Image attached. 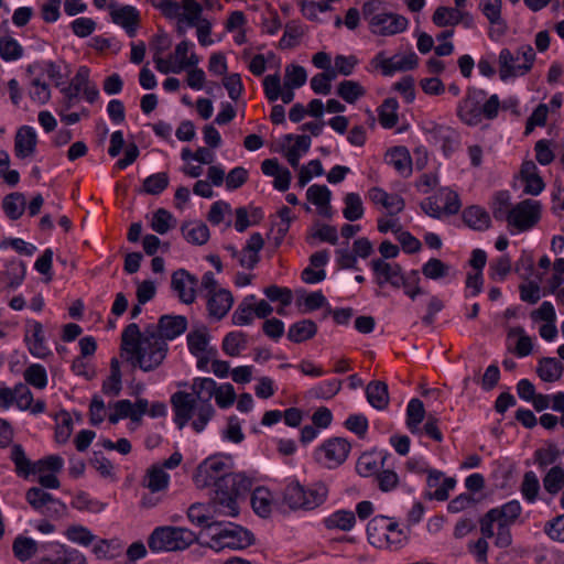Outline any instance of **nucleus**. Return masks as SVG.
<instances>
[{
    "label": "nucleus",
    "instance_id": "nucleus-55",
    "mask_svg": "<svg viewBox=\"0 0 564 564\" xmlns=\"http://www.w3.org/2000/svg\"><path fill=\"white\" fill-rule=\"evenodd\" d=\"M253 300L254 295H249L238 305L232 314V323L235 325H248L252 322L253 307L251 301Z\"/></svg>",
    "mask_w": 564,
    "mask_h": 564
},
{
    "label": "nucleus",
    "instance_id": "nucleus-29",
    "mask_svg": "<svg viewBox=\"0 0 564 564\" xmlns=\"http://www.w3.org/2000/svg\"><path fill=\"white\" fill-rule=\"evenodd\" d=\"M209 341V335L207 333L206 327L202 329L193 330L187 335V345L191 354L196 357H199V354L207 352L209 355L216 356L217 350L214 348L207 349Z\"/></svg>",
    "mask_w": 564,
    "mask_h": 564
},
{
    "label": "nucleus",
    "instance_id": "nucleus-7",
    "mask_svg": "<svg viewBox=\"0 0 564 564\" xmlns=\"http://www.w3.org/2000/svg\"><path fill=\"white\" fill-rule=\"evenodd\" d=\"M212 534L209 547L215 551L224 549L241 550L254 543L253 534L240 525L229 523L228 527H216Z\"/></svg>",
    "mask_w": 564,
    "mask_h": 564
},
{
    "label": "nucleus",
    "instance_id": "nucleus-60",
    "mask_svg": "<svg viewBox=\"0 0 564 564\" xmlns=\"http://www.w3.org/2000/svg\"><path fill=\"white\" fill-rule=\"evenodd\" d=\"M169 484V475L162 469L156 466H153L148 471V485L147 487L152 492H158L160 490H163L167 487Z\"/></svg>",
    "mask_w": 564,
    "mask_h": 564
},
{
    "label": "nucleus",
    "instance_id": "nucleus-20",
    "mask_svg": "<svg viewBox=\"0 0 564 564\" xmlns=\"http://www.w3.org/2000/svg\"><path fill=\"white\" fill-rule=\"evenodd\" d=\"M369 198L373 204L384 207L390 216L403 212L405 207V202L400 195L389 194L380 187H372L369 191Z\"/></svg>",
    "mask_w": 564,
    "mask_h": 564
},
{
    "label": "nucleus",
    "instance_id": "nucleus-18",
    "mask_svg": "<svg viewBox=\"0 0 564 564\" xmlns=\"http://www.w3.org/2000/svg\"><path fill=\"white\" fill-rule=\"evenodd\" d=\"M234 304V297L230 291L219 289L208 296L207 310L212 317L220 321L224 318Z\"/></svg>",
    "mask_w": 564,
    "mask_h": 564
},
{
    "label": "nucleus",
    "instance_id": "nucleus-1",
    "mask_svg": "<svg viewBox=\"0 0 564 564\" xmlns=\"http://www.w3.org/2000/svg\"><path fill=\"white\" fill-rule=\"evenodd\" d=\"M121 356L127 355V361L133 367L149 372L155 370L165 359L169 346L159 336L154 325H149L143 332L135 323L127 325L121 334Z\"/></svg>",
    "mask_w": 564,
    "mask_h": 564
},
{
    "label": "nucleus",
    "instance_id": "nucleus-63",
    "mask_svg": "<svg viewBox=\"0 0 564 564\" xmlns=\"http://www.w3.org/2000/svg\"><path fill=\"white\" fill-rule=\"evenodd\" d=\"M66 536L74 543L88 546L94 540L95 535L85 527L72 525L66 531Z\"/></svg>",
    "mask_w": 564,
    "mask_h": 564
},
{
    "label": "nucleus",
    "instance_id": "nucleus-5",
    "mask_svg": "<svg viewBox=\"0 0 564 564\" xmlns=\"http://www.w3.org/2000/svg\"><path fill=\"white\" fill-rule=\"evenodd\" d=\"M196 541V534L188 529L160 527L151 533L148 544L153 552H175L187 549Z\"/></svg>",
    "mask_w": 564,
    "mask_h": 564
},
{
    "label": "nucleus",
    "instance_id": "nucleus-26",
    "mask_svg": "<svg viewBox=\"0 0 564 564\" xmlns=\"http://www.w3.org/2000/svg\"><path fill=\"white\" fill-rule=\"evenodd\" d=\"M417 61L419 58L413 52L402 57L393 56L386 58L381 62L382 73L386 76H390L398 70L413 69L417 66Z\"/></svg>",
    "mask_w": 564,
    "mask_h": 564
},
{
    "label": "nucleus",
    "instance_id": "nucleus-10",
    "mask_svg": "<svg viewBox=\"0 0 564 564\" xmlns=\"http://www.w3.org/2000/svg\"><path fill=\"white\" fill-rule=\"evenodd\" d=\"M541 218V204L538 200L524 199L509 212V225L520 231L532 228Z\"/></svg>",
    "mask_w": 564,
    "mask_h": 564
},
{
    "label": "nucleus",
    "instance_id": "nucleus-17",
    "mask_svg": "<svg viewBox=\"0 0 564 564\" xmlns=\"http://www.w3.org/2000/svg\"><path fill=\"white\" fill-rule=\"evenodd\" d=\"M37 137L32 127L22 126L14 138V153L20 159L32 156L35 152Z\"/></svg>",
    "mask_w": 564,
    "mask_h": 564
},
{
    "label": "nucleus",
    "instance_id": "nucleus-8",
    "mask_svg": "<svg viewBox=\"0 0 564 564\" xmlns=\"http://www.w3.org/2000/svg\"><path fill=\"white\" fill-rule=\"evenodd\" d=\"M350 448V443L347 440L332 437L315 451V459L328 468H335L347 459Z\"/></svg>",
    "mask_w": 564,
    "mask_h": 564
},
{
    "label": "nucleus",
    "instance_id": "nucleus-24",
    "mask_svg": "<svg viewBox=\"0 0 564 564\" xmlns=\"http://www.w3.org/2000/svg\"><path fill=\"white\" fill-rule=\"evenodd\" d=\"M502 0H480L479 9L487 18L489 23L497 26V31L503 34L507 30V24L501 17Z\"/></svg>",
    "mask_w": 564,
    "mask_h": 564
},
{
    "label": "nucleus",
    "instance_id": "nucleus-45",
    "mask_svg": "<svg viewBox=\"0 0 564 564\" xmlns=\"http://www.w3.org/2000/svg\"><path fill=\"white\" fill-rule=\"evenodd\" d=\"M307 79V74L304 67L300 65H288L285 67L284 87L295 89L302 87Z\"/></svg>",
    "mask_w": 564,
    "mask_h": 564
},
{
    "label": "nucleus",
    "instance_id": "nucleus-31",
    "mask_svg": "<svg viewBox=\"0 0 564 564\" xmlns=\"http://www.w3.org/2000/svg\"><path fill=\"white\" fill-rule=\"evenodd\" d=\"M464 223L475 230H486L490 227L489 214L479 206H470L463 212Z\"/></svg>",
    "mask_w": 564,
    "mask_h": 564
},
{
    "label": "nucleus",
    "instance_id": "nucleus-57",
    "mask_svg": "<svg viewBox=\"0 0 564 564\" xmlns=\"http://www.w3.org/2000/svg\"><path fill=\"white\" fill-rule=\"evenodd\" d=\"M540 491V482L533 471H527L521 484V494L529 501L533 502Z\"/></svg>",
    "mask_w": 564,
    "mask_h": 564
},
{
    "label": "nucleus",
    "instance_id": "nucleus-30",
    "mask_svg": "<svg viewBox=\"0 0 564 564\" xmlns=\"http://www.w3.org/2000/svg\"><path fill=\"white\" fill-rule=\"evenodd\" d=\"M183 237L187 242L202 246L205 245L209 239V229L206 224L198 223H185L181 227Z\"/></svg>",
    "mask_w": 564,
    "mask_h": 564
},
{
    "label": "nucleus",
    "instance_id": "nucleus-3",
    "mask_svg": "<svg viewBox=\"0 0 564 564\" xmlns=\"http://www.w3.org/2000/svg\"><path fill=\"white\" fill-rule=\"evenodd\" d=\"M252 478L243 473H230L223 476L213 487L209 506L214 513L237 517L239 508L237 498L252 488Z\"/></svg>",
    "mask_w": 564,
    "mask_h": 564
},
{
    "label": "nucleus",
    "instance_id": "nucleus-64",
    "mask_svg": "<svg viewBox=\"0 0 564 564\" xmlns=\"http://www.w3.org/2000/svg\"><path fill=\"white\" fill-rule=\"evenodd\" d=\"M544 532L554 541L564 542V514L545 523Z\"/></svg>",
    "mask_w": 564,
    "mask_h": 564
},
{
    "label": "nucleus",
    "instance_id": "nucleus-49",
    "mask_svg": "<svg viewBox=\"0 0 564 564\" xmlns=\"http://www.w3.org/2000/svg\"><path fill=\"white\" fill-rule=\"evenodd\" d=\"M26 383L36 389H44L47 384V373L45 368L40 364H32L23 373Z\"/></svg>",
    "mask_w": 564,
    "mask_h": 564
},
{
    "label": "nucleus",
    "instance_id": "nucleus-6",
    "mask_svg": "<svg viewBox=\"0 0 564 564\" xmlns=\"http://www.w3.org/2000/svg\"><path fill=\"white\" fill-rule=\"evenodd\" d=\"M308 495L310 498H305V487L293 481L286 486L283 499L291 509L313 510L325 501L327 488L323 484H316L312 486Z\"/></svg>",
    "mask_w": 564,
    "mask_h": 564
},
{
    "label": "nucleus",
    "instance_id": "nucleus-37",
    "mask_svg": "<svg viewBox=\"0 0 564 564\" xmlns=\"http://www.w3.org/2000/svg\"><path fill=\"white\" fill-rule=\"evenodd\" d=\"M425 417V409L423 402L417 399H411L406 408V426L411 433L420 432L419 425Z\"/></svg>",
    "mask_w": 564,
    "mask_h": 564
},
{
    "label": "nucleus",
    "instance_id": "nucleus-35",
    "mask_svg": "<svg viewBox=\"0 0 564 564\" xmlns=\"http://www.w3.org/2000/svg\"><path fill=\"white\" fill-rule=\"evenodd\" d=\"M355 523V513L348 510H338L324 519V524L329 530L349 531L354 528Z\"/></svg>",
    "mask_w": 564,
    "mask_h": 564
},
{
    "label": "nucleus",
    "instance_id": "nucleus-62",
    "mask_svg": "<svg viewBox=\"0 0 564 564\" xmlns=\"http://www.w3.org/2000/svg\"><path fill=\"white\" fill-rule=\"evenodd\" d=\"M510 195L508 192H498L495 196L492 215L497 220H507L509 223Z\"/></svg>",
    "mask_w": 564,
    "mask_h": 564
},
{
    "label": "nucleus",
    "instance_id": "nucleus-34",
    "mask_svg": "<svg viewBox=\"0 0 564 564\" xmlns=\"http://www.w3.org/2000/svg\"><path fill=\"white\" fill-rule=\"evenodd\" d=\"M317 325L312 319H303L290 326L288 338L293 343H302L315 336Z\"/></svg>",
    "mask_w": 564,
    "mask_h": 564
},
{
    "label": "nucleus",
    "instance_id": "nucleus-32",
    "mask_svg": "<svg viewBox=\"0 0 564 564\" xmlns=\"http://www.w3.org/2000/svg\"><path fill=\"white\" fill-rule=\"evenodd\" d=\"M192 391L196 395V401L200 403H210L213 397H216V381L212 378H196L192 383Z\"/></svg>",
    "mask_w": 564,
    "mask_h": 564
},
{
    "label": "nucleus",
    "instance_id": "nucleus-11",
    "mask_svg": "<svg viewBox=\"0 0 564 564\" xmlns=\"http://www.w3.org/2000/svg\"><path fill=\"white\" fill-rule=\"evenodd\" d=\"M228 466L217 457H209L198 465L194 481L198 488L214 486L223 476L230 474Z\"/></svg>",
    "mask_w": 564,
    "mask_h": 564
},
{
    "label": "nucleus",
    "instance_id": "nucleus-38",
    "mask_svg": "<svg viewBox=\"0 0 564 564\" xmlns=\"http://www.w3.org/2000/svg\"><path fill=\"white\" fill-rule=\"evenodd\" d=\"M120 364L117 358L110 361V376L102 382V392L108 395L117 397L122 389Z\"/></svg>",
    "mask_w": 564,
    "mask_h": 564
},
{
    "label": "nucleus",
    "instance_id": "nucleus-23",
    "mask_svg": "<svg viewBox=\"0 0 564 564\" xmlns=\"http://www.w3.org/2000/svg\"><path fill=\"white\" fill-rule=\"evenodd\" d=\"M519 61V56L516 53H512L509 48H502L499 53L498 64H499V76L501 80H507L511 77L523 76V72L518 69L520 64H517Z\"/></svg>",
    "mask_w": 564,
    "mask_h": 564
},
{
    "label": "nucleus",
    "instance_id": "nucleus-36",
    "mask_svg": "<svg viewBox=\"0 0 564 564\" xmlns=\"http://www.w3.org/2000/svg\"><path fill=\"white\" fill-rule=\"evenodd\" d=\"M25 196L22 193L14 192L7 195L2 200V208L11 220L19 219L25 209Z\"/></svg>",
    "mask_w": 564,
    "mask_h": 564
},
{
    "label": "nucleus",
    "instance_id": "nucleus-41",
    "mask_svg": "<svg viewBox=\"0 0 564 564\" xmlns=\"http://www.w3.org/2000/svg\"><path fill=\"white\" fill-rule=\"evenodd\" d=\"M337 95L348 104H355L359 98L365 96V88L354 80H343L337 86Z\"/></svg>",
    "mask_w": 564,
    "mask_h": 564
},
{
    "label": "nucleus",
    "instance_id": "nucleus-46",
    "mask_svg": "<svg viewBox=\"0 0 564 564\" xmlns=\"http://www.w3.org/2000/svg\"><path fill=\"white\" fill-rule=\"evenodd\" d=\"M560 456L561 452L556 444L549 442L546 447L539 448L534 452V462L539 465L540 468L543 469L549 465L554 464Z\"/></svg>",
    "mask_w": 564,
    "mask_h": 564
},
{
    "label": "nucleus",
    "instance_id": "nucleus-15",
    "mask_svg": "<svg viewBox=\"0 0 564 564\" xmlns=\"http://www.w3.org/2000/svg\"><path fill=\"white\" fill-rule=\"evenodd\" d=\"M406 26V18L400 14L383 12L371 18V31L376 34L394 35L403 32Z\"/></svg>",
    "mask_w": 564,
    "mask_h": 564
},
{
    "label": "nucleus",
    "instance_id": "nucleus-53",
    "mask_svg": "<svg viewBox=\"0 0 564 564\" xmlns=\"http://www.w3.org/2000/svg\"><path fill=\"white\" fill-rule=\"evenodd\" d=\"M23 55V48L10 36L0 39V56L4 61H17Z\"/></svg>",
    "mask_w": 564,
    "mask_h": 564
},
{
    "label": "nucleus",
    "instance_id": "nucleus-59",
    "mask_svg": "<svg viewBox=\"0 0 564 564\" xmlns=\"http://www.w3.org/2000/svg\"><path fill=\"white\" fill-rule=\"evenodd\" d=\"M112 21L121 26H129V24H138L139 12L135 8L126 6L119 10L111 12Z\"/></svg>",
    "mask_w": 564,
    "mask_h": 564
},
{
    "label": "nucleus",
    "instance_id": "nucleus-58",
    "mask_svg": "<svg viewBox=\"0 0 564 564\" xmlns=\"http://www.w3.org/2000/svg\"><path fill=\"white\" fill-rule=\"evenodd\" d=\"M184 13L181 12L180 22L186 21L189 26H196L200 20L203 7L195 0H183Z\"/></svg>",
    "mask_w": 564,
    "mask_h": 564
},
{
    "label": "nucleus",
    "instance_id": "nucleus-33",
    "mask_svg": "<svg viewBox=\"0 0 564 564\" xmlns=\"http://www.w3.org/2000/svg\"><path fill=\"white\" fill-rule=\"evenodd\" d=\"M25 276L24 263L20 260H12L6 265L0 280L7 288L14 289L21 284Z\"/></svg>",
    "mask_w": 564,
    "mask_h": 564
},
{
    "label": "nucleus",
    "instance_id": "nucleus-40",
    "mask_svg": "<svg viewBox=\"0 0 564 564\" xmlns=\"http://www.w3.org/2000/svg\"><path fill=\"white\" fill-rule=\"evenodd\" d=\"M490 510L491 512H496L495 517L498 519V523L510 525L519 518L522 508L518 500H511L499 508Z\"/></svg>",
    "mask_w": 564,
    "mask_h": 564
},
{
    "label": "nucleus",
    "instance_id": "nucleus-47",
    "mask_svg": "<svg viewBox=\"0 0 564 564\" xmlns=\"http://www.w3.org/2000/svg\"><path fill=\"white\" fill-rule=\"evenodd\" d=\"M459 12L457 8L438 7L433 17V23L437 26L457 25L459 23Z\"/></svg>",
    "mask_w": 564,
    "mask_h": 564
},
{
    "label": "nucleus",
    "instance_id": "nucleus-52",
    "mask_svg": "<svg viewBox=\"0 0 564 564\" xmlns=\"http://www.w3.org/2000/svg\"><path fill=\"white\" fill-rule=\"evenodd\" d=\"M169 182L170 178L165 172L152 174L143 181V191L151 195H159L169 186Z\"/></svg>",
    "mask_w": 564,
    "mask_h": 564
},
{
    "label": "nucleus",
    "instance_id": "nucleus-54",
    "mask_svg": "<svg viewBox=\"0 0 564 564\" xmlns=\"http://www.w3.org/2000/svg\"><path fill=\"white\" fill-rule=\"evenodd\" d=\"M332 193L325 185L314 184L306 192L307 199L317 207L329 208Z\"/></svg>",
    "mask_w": 564,
    "mask_h": 564
},
{
    "label": "nucleus",
    "instance_id": "nucleus-56",
    "mask_svg": "<svg viewBox=\"0 0 564 564\" xmlns=\"http://www.w3.org/2000/svg\"><path fill=\"white\" fill-rule=\"evenodd\" d=\"M449 267L437 258H431L422 267V273L425 278L437 280L448 274Z\"/></svg>",
    "mask_w": 564,
    "mask_h": 564
},
{
    "label": "nucleus",
    "instance_id": "nucleus-2",
    "mask_svg": "<svg viewBox=\"0 0 564 564\" xmlns=\"http://www.w3.org/2000/svg\"><path fill=\"white\" fill-rule=\"evenodd\" d=\"M12 550L22 562L37 554L36 564H86V557L79 551L66 549L56 542L39 544L31 538L18 536Z\"/></svg>",
    "mask_w": 564,
    "mask_h": 564
},
{
    "label": "nucleus",
    "instance_id": "nucleus-28",
    "mask_svg": "<svg viewBox=\"0 0 564 564\" xmlns=\"http://www.w3.org/2000/svg\"><path fill=\"white\" fill-rule=\"evenodd\" d=\"M563 369L562 362L557 359L543 357L539 361L536 373L545 382H555L562 377Z\"/></svg>",
    "mask_w": 564,
    "mask_h": 564
},
{
    "label": "nucleus",
    "instance_id": "nucleus-19",
    "mask_svg": "<svg viewBox=\"0 0 564 564\" xmlns=\"http://www.w3.org/2000/svg\"><path fill=\"white\" fill-rule=\"evenodd\" d=\"M25 341L29 345V351L34 357L44 358L50 354L44 344L43 326L40 322H28Z\"/></svg>",
    "mask_w": 564,
    "mask_h": 564
},
{
    "label": "nucleus",
    "instance_id": "nucleus-61",
    "mask_svg": "<svg viewBox=\"0 0 564 564\" xmlns=\"http://www.w3.org/2000/svg\"><path fill=\"white\" fill-rule=\"evenodd\" d=\"M172 220L175 221L169 210L159 208L153 215L151 228L155 232L164 235L173 227V225H171Z\"/></svg>",
    "mask_w": 564,
    "mask_h": 564
},
{
    "label": "nucleus",
    "instance_id": "nucleus-16",
    "mask_svg": "<svg viewBox=\"0 0 564 564\" xmlns=\"http://www.w3.org/2000/svg\"><path fill=\"white\" fill-rule=\"evenodd\" d=\"M159 336L166 340H173L187 329V319L183 315H162L154 326Z\"/></svg>",
    "mask_w": 564,
    "mask_h": 564
},
{
    "label": "nucleus",
    "instance_id": "nucleus-12",
    "mask_svg": "<svg viewBox=\"0 0 564 564\" xmlns=\"http://www.w3.org/2000/svg\"><path fill=\"white\" fill-rule=\"evenodd\" d=\"M198 279L185 269H178L171 276V286L184 304H192L196 299Z\"/></svg>",
    "mask_w": 564,
    "mask_h": 564
},
{
    "label": "nucleus",
    "instance_id": "nucleus-9",
    "mask_svg": "<svg viewBox=\"0 0 564 564\" xmlns=\"http://www.w3.org/2000/svg\"><path fill=\"white\" fill-rule=\"evenodd\" d=\"M394 529V523H388V518L377 516L372 518L367 524L368 541L376 547H398L404 540L405 535L398 533V536L388 534V529Z\"/></svg>",
    "mask_w": 564,
    "mask_h": 564
},
{
    "label": "nucleus",
    "instance_id": "nucleus-50",
    "mask_svg": "<svg viewBox=\"0 0 564 564\" xmlns=\"http://www.w3.org/2000/svg\"><path fill=\"white\" fill-rule=\"evenodd\" d=\"M246 335L243 333L231 332L225 336L223 349L228 356L236 357L246 347Z\"/></svg>",
    "mask_w": 564,
    "mask_h": 564
},
{
    "label": "nucleus",
    "instance_id": "nucleus-39",
    "mask_svg": "<svg viewBox=\"0 0 564 564\" xmlns=\"http://www.w3.org/2000/svg\"><path fill=\"white\" fill-rule=\"evenodd\" d=\"M11 460L15 465V471L19 476L24 478L34 474V463H32L25 455L23 447L20 444H14L11 448Z\"/></svg>",
    "mask_w": 564,
    "mask_h": 564
},
{
    "label": "nucleus",
    "instance_id": "nucleus-43",
    "mask_svg": "<svg viewBox=\"0 0 564 564\" xmlns=\"http://www.w3.org/2000/svg\"><path fill=\"white\" fill-rule=\"evenodd\" d=\"M345 208L343 215L349 221H356L364 216V205L357 193H348L344 198Z\"/></svg>",
    "mask_w": 564,
    "mask_h": 564
},
{
    "label": "nucleus",
    "instance_id": "nucleus-25",
    "mask_svg": "<svg viewBox=\"0 0 564 564\" xmlns=\"http://www.w3.org/2000/svg\"><path fill=\"white\" fill-rule=\"evenodd\" d=\"M368 402L377 410H384L389 404L388 386L383 381H371L366 388Z\"/></svg>",
    "mask_w": 564,
    "mask_h": 564
},
{
    "label": "nucleus",
    "instance_id": "nucleus-13",
    "mask_svg": "<svg viewBox=\"0 0 564 564\" xmlns=\"http://www.w3.org/2000/svg\"><path fill=\"white\" fill-rule=\"evenodd\" d=\"M370 267L373 271L376 283L379 286L389 283L395 289L401 288L403 273L400 264L389 263L383 259H373L370 262Z\"/></svg>",
    "mask_w": 564,
    "mask_h": 564
},
{
    "label": "nucleus",
    "instance_id": "nucleus-48",
    "mask_svg": "<svg viewBox=\"0 0 564 564\" xmlns=\"http://www.w3.org/2000/svg\"><path fill=\"white\" fill-rule=\"evenodd\" d=\"M544 489L556 495L564 486V469L561 466H553L543 478Z\"/></svg>",
    "mask_w": 564,
    "mask_h": 564
},
{
    "label": "nucleus",
    "instance_id": "nucleus-21",
    "mask_svg": "<svg viewBox=\"0 0 564 564\" xmlns=\"http://www.w3.org/2000/svg\"><path fill=\"white\" fill-rule=\"evenodd\" d=\"M25 499L30 506L43 514H48L53 506L58 505L65 509V505L55 499L51 494L41 488L32 487L25 494Z\"/></svg>",
    "mask_w": 564,
    "mask_h": 564
},
{
    "label": "nucleus",
    "instance_id": "nucleus-27",
    "mask_svg": "<svg viewBox=\"0 0 564 564\" xmlns=\"http://www.w3.org/2000/svg\"><path fill=\"white\" fill-rule=\"evenodd\" d=\"M388 163L391 164L400 174L410 175L412 172V160L410 153L404 147H395L387 153Z\"/></svg>",
    "mask_w": 564,
    "mask_h": 564
},
{
    "label": "nucleus",
    "instance_id": "nucleus-14",
    "mask_svg": "<svg viewBox=\"0 0 564 564\" xmlns=\"http://www.w3.org/2000/svg\"><path fill=\"white\" fill-rule=\"evenodd\" d=\"M196 402V399L185 391H177L171 397V404L175 413L174 422L180 430L192 419L197 406Z\"/></svg>",
    "mask_w": 564,
    "mask_h": 564
},
{
    "label": "nucleus",
    "instance_id": "nucleus-4",
    "mask_svg": "<svg viewBox=\"0 0 564 564\" xmlns=\"http://www.w3.org/2000/svg\"><path fill=\"white\" fill-rule=\"evenodd\" d=\"M501 107L498 95L488 96L487 91L477 87H468L465 97L457 105V117L469 127L481 123L482 120H494Z\"/></svg>",
    "mask_w": 564,
    "mask_h": 564
},
{
    "label": "nucleus",
    "instance_id": "nucleus-22",
    "mask_svg": "<svg viewBox=\"0 0 564 564\" xmlns=\"http://www.w3.org/2000/svg\"><path fill=\"white\" fill-rule=\"evenodd\" d=\"M263 246L264 240L262 236L259 232L252 234L242 251H240L239 264L247 269H253L260 260L259 252Z\"/></svg>",
    "mask_w": 564,
    "mask_h": 564
},
{
    "label": "nucleus",
    "instance_id": "nucleus-51",
    "mask_svg": "<svg viewBox=\"0 0 564 564\" xmlns=\"http://www.w3.org/2000/svg\"><path fill=\"white\" fill-rule=\"evenodd\" d=\"M187 517L192 523L203 527L208 530H213L216 527H223L221 522L212 520V517L202 512L200 505H192L188 508Z\"/></svg>",
    "mask_w": 564,
    "mask_h": 564
},
{
    "label": "nucleus",
    "instance_id": "nucleus-42",
    "mask_svg": "<svg viewBox=\"0 0 564 564\" xmlns=\"http://www.w3.org/2000/svg\"><path fill=\"white\" fill-rule=\"evenodd\" d=\"M398 101L387 98L379 108V122L386 129H391L398 123Z\"/></svg>",
    "mask_w": 564,
    "mask_h": 564
},
{
    "label": "nucleus",
    "instance_id": "nucleus-44",
    "mask_svg": "<svg viewBox=\"0 0 564 564\" xmlns=\"http://www.w3.org/2000/svg\"><path fill=\"white\" fill-rule=\"evenodd\" d=\"M251 505L257 514L265 518L271 512L270 492L263 487H258L253 490L251 496Z\"/></svg>",
    "mask_w": 564,
    "mask_h": 564
}]
</instances>
